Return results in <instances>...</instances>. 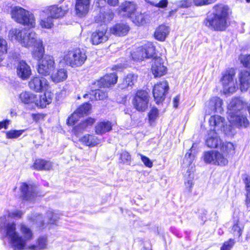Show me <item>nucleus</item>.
Here are the masks:
<instances>
[{
  "label": "nucleus",
  "instance_id": "obj_59",
  "mask_svg": "<svg viewBox=\"0 0 250 250\" xmlns=\"http://www.w3.org/2000/svg\"><path fill=\"white\" fill-rule=\"evenodd\" d=\"M167 0H161L159 2L155 4V6L160 8L166 7L167 5Z\"/></svg>",
  "mask_w": 250,
  "mask_h": 250
},
{
  "label": "nucleus",
  "instance_id": "obj_43",
  "mask_svg": "<svg viewBox=\"0 0 250 250\" xmlns=\"http://www.w3.org/2000/svg\"><path fill=\"white\" fill-rule=\"evenodd\" d=\"M216 150H210L205 152L203 155L204 161L206 163L214 164Z\"/></svg>",
  "mask_w": 250,
  "mask_h": 250
},
{
  "label": "nucleus",
  "instance_id": "obj_55",
  "mask_svg": "<svg viewBox=\"0 0 250 250\" xmlns=\"http://www.w3.org/2000/svg\"><path fill=\"white\" fill-rule=\"evenodd\" d=\"M158 116V110L156 108H152L149 113L148 117L150 121H154Z\"/></svg>",
  "mask_w": 250,
  "mask_h": 250
},
{
  "label": "nucleus",
  "instance_id": "obj_7",
  "mask_svg": "<svg viewBox=\"0 0 250 250\" xmlns=\"http://www.w3.org/2000/svg\"><path fill=\"white\" fill-rule=\"evenodd\" d=\"M155 54V47L153 43L148 42L135 51L131 53V56L134 61H143L145 59L152 58Z\"/></svg>",
  "mask_w": 250,
  "mask_h": 250
},
{
  "label": "nucleus",
  "instance_id": "obj_56",
  "mask_svg": "<svg viewBox=\"0 0 250 250\" xmlns=\"http://www.w3.org/2000/svg\"><path fill=\"white\" fill-rule=\"evenodd\" d=\"M234 242L233 239H230L229 241L225 242L222 247L221 248V250H230Z\"/></svg>",
  "mask_w": 250,
  "mask_h": 250
},
{
  "label": "nucleus",
  "instance_id": "obj_37",
  "mask_svg": "<svg viewBox=\"0 0 250 250\" xmlns=\"http://www.w3.org/2000/svg\"><path fill=\"white\" fill-rule=\"evenodd\" d=\"M80 141L87 146H94L100 143L98 137L95 135L87 134L81 138Z\"/></svg>",
  "mask_w": 250,
  "mask_h": 250
},
{
  "label": "nucleus",
  "instance_id": "obj_31",
  "mask_svg": "<svg viewBox=\"0 0 250 250\" xmlns=\"http://www.w3.org/2000/svg\"><path fill=\"white\" fill-rule=\"evenodd\" d=\"M37 95L30 92H23L19 95V99L24 104H34L35 105Z\"/></svg>",
  "mask_w": 250,
  "mask_h": 250
},
{
  "label": "nucleus",
  "instance_id": "obj_9",
  "mask_svg": "<svg viewBox=\"0 0 250 250\" xmlns=\"http://www.w3.org/2000/svg\"><path fill=\"white\" fill-rule=\"evenodd\" d=\"M55 68V62L52 56L46 55L38 62V72L42 75H49Z\"/></svg>",
  "mask_w": 250,
  "mask_h": 250
},
{
  "label": "nucleus",
  "instance_id": "obj_53",
  "mask_svg": "<svg viewBox=\"0 0 250 250\" xmlns=\"http://www.w3.org/2000/svg\"><path fill=\"white\" fill-rule=\"evenodd\" d=\"M120 158L124 163L129 164L131 161V156L126 151H124L121 153Z\"/></svg>",
  "mask_w": 250,
  "mask_h": 250
},
{
  "label": "nucleus",
  "instance_id": "obj_30",
  "mask_svg": "<svg viewBox=\"0 0 250 250\" xmlns=\"http://www.w3.org/2000/svg\"><path fill=\"white\" fill-rule=\"evenodd\" d=\"M95 123V120L91 118H88L82 122L78 125L76 126L73 131L75 134L78 136L79 134L82 133L89 126H91Z\"/></svg>",
  "mask_w": 250,
  "mask_h": 250
},
{
  "label": "nucleus",
  "instance_id": "obj_35",
  "mask_svg": "<svg viewBox=\"0 0 250 250\" xmlns=\"http://www.w3.org/2000/svg\"><path fill=\"white\" fill-rule=\"evenodd\" d=\"M112 125L109 121H103L99 123L95 126V132L97 134L102 135L110 131Z\"/></svg>",
  "mask_w": 250,
  "mask_h": 250
},
{
  "label": "nucleus",
  "instance_id": "obj_12",
  "mask_svg": "<svg viewBox=\"0 0 250 250\" xmlns=\"http://www.w3.org/2000/svg\"><path fill=\"white\" fill-rule=\"evenodd\" d=\"M168 89V84L165 81L158 83L154 85L153 94L156 104H159L165 99Z\"/></svg>",
  "mask_w": 250,
  "mask_h": 250
},
{
  "label": "nucleus",
  "instance_id": "obj_8",
  "mask_svg": "<svg viewBox=\"0 0 250 250\" xmlns=\"http://www.w3.org/2000/svg\"><path fill=\"white\" fill-rule=\"evenodd\" d=\"M235 74L234 70L232 68L227 70L222 74L221 81L224 92L226 94L232 93L237 89L233 81Z\"/></svg>",
  "mask_w": 250,
  "mask_h": 250
},
{
  "label": "nucleus",
  "instance_id": "obj_5",
  "mask_svg": "<svg viewBox=\"0 0 250 250\" xmlns=\"http://www.w3.org/2000/svg\"><path fill=\"white\" fill-rule=\"evenodd\" d=\"M10 14L11 18L19 24L30 28H34L36 26L34 15L21 6H12Z\"/></svg>",
  "mask_w": 250,
  "mask_h": 250
},
{
  "label": "nucleus",
  "instance_id": "obj_62",
  "mask_svg": "<svg viewBox=\"0 0 250 250\" xmlns=\"http://www.w3.org/2000/svg\"><path fill=\"white\" fill-rule=\"evenodd\" d=\"M9 120H5L3 122H0V129L2 128H7V126L9 125Z\"/></svg>",
  "mask_w": 250,
  "mask_h": 250
},
{
  "label": "nucleus",
  "instance_id": "obj_16",
  "mask_svg": "<svg viewBox=\"0 0 250 250\" xmlns=\"http://www.w3.org/2000/svg\"><path fill=\"white\" fill-rule=\"evenodd\" d=\"M222 105V99L217 97H212L206 103V112L208 114H210L213 112L221 113L223 110Z\"/></svg>",
  "mask_w": 250,
  "mask_h": 250
},
{
  "label": "nucleus",
  "instance_id": "obj_19",
  "mask_svg": "<svg viewBox=\"0 0 250 250\" xmlns=\"http://www.w3.org/2000/svg\"><path fill=\"white\" fill-rule=\"evenodd\" d=\"M90 3V0H76V15L80 17L85 16L89 11Z\"/></svg>",
  "mask_w": 250,
  "mask_h": 250
},
{
  "label": "nucleus",
  "instance_id": "obj_52",
  "mask_svg": "<svg viewBox=\"0 0 250 250\" xmlns=\"http://www.w3.org/2000/svg\"><path fill=\"white\" fill-rule=\"evenodd\" d=\"M239 60L245 67H250V55H241Z\"/></svg>",
  "mask_w": 250,
  "mask_h": 250
},
{
  "label": "nucleus",
  "instance_id": "obj_14",
  "mask_svg": "<svg viewBox=\"0 0 250 250\" xmlns=\"http://www.w3.org/2000/svg\"><path fill=\"white\" fill-rule=\"evenodd\" d=\"M151 70L155 78L160 77L166 74L167 68L165 64V60L161 57L153 59Z\"/></svg>",
  "mask_w": 250,
  "mask_h": 250
},
{
  "label": "nucleus",
  "instance_id": "obj_49",
  "mask_svg": "<svg viewBox=\"0 0 250 250\" xmlns=\"http://www.w3.org/2000/svg\"><path fill=\"white\" fill-rule=\"evenodd\" d=\"M81 117V115H80L79 113L76 110L67 119V124L70 125H74Z\"/></svg>",
  "mask_w": 250,
  "mask_h": 250
},
{
  "label": "nucleus",
  "instance_id": "obj_54",
  "mask_svg": "<svg viewBox=\"0 0 250 250\" xmlns=\"http://www.w3.org/2000/svg\"><path fill=\"white\" fill-rule=\"evenodd\" d=\"M139 155L140 156L142 161L146 167L150 168L153 166L152 162L148 157L141 154H139Z\"/></svg>",
  "mask_w": 250,
  "mask_h": 250
},
{
  "label": "nucleus",
  "instance_id": "obj_51",
  "mask_svg": "<svg viewBox=\"0 0 250 250\" xmlns=\"http://www.w3.org/2000/svg\"><path fill=\"white\" fill-rule=\"evenodd\" d=\"M195 6H202L214 2L216 0H192Z\"/></svg>",
  "mask_w": 250,
  "mask_h": 250
},
{
  "label": "nucleus",
  "instance_id": "obj_22",
  "mask_svg": "<svg viewBox=\"0 0 250 250\" xmlns=\"http://www.w3.org/2000/svg\"><path fill=\"white\" fill-rule=\"evenodd\" d=\"M53 97V94L47 90L45 91L44 93L42 95H37L35 106L40 107L41 108H44L52 102Z\"/></svg>",
  "mask_w": 250,
  "mask_h": 250
},
{
  "label": "nucleus",
  "instance_id": "obj_44",
  "mask_svg": "<svg viewBox=\"0 0 250 250\" xmlns=\"http://www.w3.org/2000/svg\"><path fill=\"white\" fill-rule=\"evenodd\" d=\"M194 159V156L191 153V150L190 149L188 150L183 159V167H190L192 165Z\"/></svg>",
  "mask_w": 250,
  "mask_h": 250
},
{
  "label": "nucleus",
  "instance_id": "obj_50",
  "mask_svg": "<svg viewBox=\"0 0 250 250\" xmlns=\"http://www.w3.org/2000/svg\"><path fill=\"white\" fill-rule=\"evenodd\" d=\"M246 181V189L247 191L246 203L247 207L250 209V177L247 178Z\"/></svg>",
  "mask_w": 250,
  "mask_h": 250
},
{
  "label": "nucleus",
  "instance_id": "obj_42",
  "mask_svg": "<svg viewBox=\"0 0 250 250\" xmlns=\"http://www.w3.org/2000/svg\"><path fill=\"white\" fill-rule=\"evenodd\" d=\"M215 157L214 165L224 166L228 164V156H226V155L222 152L216 151Z\"/></svg>",
  "mask_w": 250,
  "mask_h": 250
},
{
  "label": "nucleus",
  "instance_id": "obj_13",
  "mask_svg": "<svg viewBox=\"0 0 250 250\" xmlns=\"http://www.w3.org/2000/svg\"><path fill=\"white\" fill-rule=\"evenodd\" d=\"M29 88L37 92L47 91L49 88L48 81L44 77H34L29 82Z\"/></svg>",
  "mask_w": 250,
  "mask_h": 250
},
{
  "label": "nucleus",
  "instance_id": "obj_2",
  "mask_svg": "<svg viewBox=\"0 0 250 250\" xmlns=\"http://www.w3.org/2000/svg\"><path fill=\"white\" fill-rule=\"evenodd\" d=\"M244 106L243 102L239 98L232 99L228 106V119L231 126L225 125L224 118L214 115L209 119L210 130L217 133L223 131L227 134L231 131L233 126L247 127L250 123L247 118L246 111H243Z\"/></svg>",
  "mask_w": 250,
  "mask_h": 250
},
{
  "label": "nucleus",
  "instance_id": "obj_1",
  "mask_svg": "<svg viewBox=\"0 0 250 250\" xmlns=\"http://www.w3.org/2000/svg\"><path fill=\"white\" fill-rule=\"evenodd\" d=\"M19 226L21 234L17 231L15 222H8L4 225H0L1 232L5 235L10 247L14 250H41L46 248L47 240L46 236L40 237L37 240L36 245L27 247V243L33 239V231L23 223L20 224Z\"/></svg>",
  "mask_w": 250,
  "mask_h": 250
},
{
  "label": "nucleus",
  "instance_id": "obj_18",
  "mask_svg": "<svg viewBox=\"0 0 250 250\" xmlns=\"http://www.w3.org/2000/svg\"><path fill=\"white\" fill-rule=\"evenodd\" d=\"M136 5L133 2L125 1L118 8L119 13L124 16L130 17L136 10Z\"/></svg>",
  "mask_w": 250,
  "mask_h": 250
},
{
  "label": "nucleus",
  "instance_id": "obj_63",
  "mask_svg": "<svg viewBox=\"0 0 250 250\" xmlns=\"http://www.w3.org/2000/svg\"><path fill=\"white\" fill-rule=\"evenodd\" d=\"M118 3L119 0H107V3L110 6H115Z\"/></svg>",
  "mask_w": 250,
  "mask_h": 250
},
{
  "label": "nucleus",
  "instance_id": "obj_20",
  "mask_svg": "<svg viewBox=\"0 0 250 250\" xmlns=\"http://www.w3.org/2000/svg\"><path fill=\"white\" fill-rule=\"evenodd\" d=\"M240 89L246 91L250 87V70H242L238 74Z\"/></svg>",
  "mask_w": 250,
  "mask_h": 250
},
{
  "label": "nucleus",
  "instance_id": "obj_60",
  "mask_svg": "<svg viewBox=\"0 0 250 250\" xmlns=\"http://www.w3.org/2000/svg\"><path fill=\"white\" fill-rule=\"evenodd\" d=\"M32 117L34 120H35L36 122H39L41 120H42L44 118V115L42 114H33Z\"/></svg>",
  "mask_w": 250,
  "mask_h": 250
},
{
  "label": "nucleus",
  "instance_id": "obj_27",
  "mask_svg": "<svg viewBox=\"0 0 250 250\" xmlns=\"http://www.w3.org/2000/svg\"><path fill=\"white\" fill-rule=\"evenodd\" d=\"M169 27L165 25H161L155 30L154 37L159 41L163 42L165 40L169 33Z\"/></svg>",
  "mask_w": 250,
  "mask_h": 250
},
{
  "label": "nucleus",
  "instance_id": "obj_45",
  "mask_svg": "<svg viewBox=\"0 0 250 250\" xmlns=\"http://www.w3.org/2000/svg\"><path fill=\"white\" fill-rule=\"evenodd\" d=\"M7 51V43L5 40L0 36V62L3 60Z\"/></svg>",
  "mask_w": 250,
  "mask_h": 250
},
{
  "label": "nucleus",
  "instance_id": "obj_40",
  "mask_svg": "<svg viewBox=\"0 0 250 250\" xmlns=\"http://www.w3.org/2000/svg\"><path fill=\"white\" fill-rule=\"evenodd\" d=\"M132 21L136 25H144L146 23V16L141 13H133L130 17Z\"/></svg>",
  "mask_w": 250,
  "mask_h": 250
},
{
  "label": "nucleus",
  "instance_id": "obj_61",
  "mask_svg": "<svg viewBox=\"0 0 250 250\" xmlns=\"http://www.w3.org/2000/svg\"><path fill=\"white\" fill-rule=\"evenodd\" d=\"M179 101H180V96H177L173 99V107L174 108L178 107L179 103Z\"/></svg>",
  "mask_w": 250,
  "mask_h": 250
},
{
  "label": "nucleus",
  "instance_id": "obj_58",
  "mask_svg": "<svg viewBox=\"0 0 250 250\" xmlns=\"http://www.w3.org/2000/svg\"><path fill=\"white\" fill-rule=\"evenodd\" d=\"M192 0H183L181 1L179 5L183 8H187L192 5Z\"/></svg>",
  "mask_w": 250,
  "mask_h": 250
},
{
  "label": "nucleus",
  "instance_id": "obj_10",
  "mask_svg": "<svg viewBox=\"0 0 250 250\" xmlns=\"http://www.w3.org/2000/svg\"><path fill=\"white\" fill-rule=\"evenodd\" d=\"M46 219L45 218L43 219L42 215L35 214L33 215L29 219L35 222L38 227L42 229L44 227L45 221H46L48 224L56 225L59 219V215L52 210H48L46 213Z\"/></svg>",
  "mask_w": 250,
  "mask_h": 250
},
{
  "label": "nucleus",
  "instance_id": "obj_39",
  "mask_svg": "<svg viewBox=\"0 0 250 250\" xmlns=\"http://www.w3.org/2000/svg\"><path fill=\"white\" fill-rule=\"evenodd\" d=\"M50 162L42 159L36 160L34 164L33 167L37 170H49L52 167Z\"/></svg>",
  "mask_w": 250,
  "mask_h": 250
},
{
  "label": "nucleus",
  "instance_id": "obj_4",
  "mask_svg": "<svg viewBox=\"0 0 250 250\" xmlns=\"http://www.w3.org/2000/svg\"><path fill=\"white\" fill-rule=\"evenodd\" d=\"M9 37L12 41L20 42L22 46L29 48L37 44L41 39L37 38L36 33L31 30L13 28L10 30Z\"/></svg>",
  "mask_w": 250,
  "mask_h": 250
},
{
  "label": "nucleus",
  "instance_id": "obj_26",
  "mask_svg": "<svg viewBox=\"0 0 250 250\" xmlns=\"http://www.w3.org/2000/svg\"><path fill=\"white\" fill-rule=\"evenodd\" d=\"M129 30V27L128 25L124 23H119L110 28V32L116 36H121L126 35Z\"/></svg>",
  "mask_w": 250,
  "mask_h": 250
},
{
  "label": "nucleus",
  "instance_id": "obj_32",
  "mask_svg": "<svg viewBox=\"0 0 250 250\" xmlns=\"http://www.w3.org/2000/svg\"><path fill=\"white\" fill-rule=\"evenodd\" d=\"M34 49L32 51V56L34 58L38 61L41 60L44 56V48L43 46L42 41H38L37 44L34 46Z\"/></svg>",
  "mask_w": 250,
  "mask_h": 250
},
{
  "label": "nucleus",
  "instance_id": "obj_41",
  "mask_svg": "<svg viewBox=\"0 0 250 250\" xmlns=\"http://www.w3.org/2000/svg\"><path fill=\"white\" fill-rule=\"evenodd\" d=\"M244 226L238 220H234L231 229V233L234 236L239 237L243 232Z\"/></svg>",
  "mask_w": 250,
  "mask_h": 250
},
{
  "label": "nucleus",
  "instance_id": "obj_17",
  "mask_svg": "<svg viewBox=\"0 0 250 250\" xmlns=\"http://www.w3.org/2000/svg\"><path fill=\"white\" fill-rule=\"evenodd\" d=\"M21 197L24 200L32 201L36 196L35 187L32 185L22 183L20 186Z\"/></svg>",
  "mask_w": 250,
  "mask_h": 250
},
{
  "label": "nucleus",
  "instance_id": "obj_21",
  "mask_svg": "<svg viewBox=\"0 0 250 250\" xmlns=\"http://www.w3.org/2000/svg\"><path fill=\"white\" fill-rule=\"evenodd\" d=\"M18 76L21 79L25 80L29 78L31 75V69L30 66L23 61H21L17 66Z\"/></svg>",
  "mask_w": 250,
  "mask_h": 250
},
{
  "label": "nucleus",
  "instance_id": "obj_24",
  "mask_svg": "<svg viewBox=\"0 0 250 250\" xmlns=\"http://www.w3.org/2000/svg\"><path fill=\"white\" fill-rule=\"evenodd\" d=\"M54 19L44 10L40 12L39 24L42 28L50 29L53 25Z\"/></svg>",
  "mask_w": 250,
  "mask_h": 250
},
{
  "label": "nucleus",
  "instance_id": "obj_34",
  "mask_svg": "<svg viewBox=\"0 0 250 250\" xmlns=\"http://www.w3.org/2000/svg\"><path fill=\"white\" fill-rule=\"evenodd\" d=\"M107 97V94L106 92L103 90L97 89L92 91L90 93L85 94L83 95L84 98H89V99L93 101L95 100H103Z\"/></svg>",
  "mask_w": 250,
  "mask_h": 250
},
{
  "label": "nucleus",
  "instance_id": "obj_46",
  "mask_svg": "<svg viewBox=\"0 0 250 250\" xmlns=\"http://www.w3.org/2000/svg\"><path fill=\"white\" fill-rule=\"evenodd\" d=\"M91 108V104L86 103L80 106L77 110L79 113L80 115L82 116L84 114H88Z\"/></svg>",
  "mask_w": 250,
  "mask_h": 250
},
{
  "label": "nucleus",
  "instance_id": "obj_48",
  "mask_svg": "<svg viewBox=\"0 0 250 250\" xmlns=\"http://www.w3.org/2000/svg\"><path fill=\"white\" fill-rule=\"evenodd\" d=\"M188 171V169L187 170V173H188V177L185 179V184L186 188H188V191H191V188L193 185V180L194 179V175L193 173H191Z\"/></svg>",
  "mask_w": 250,
  "mask_h": 250
},
{
  "label": "nucleus",
  "instance_id": "obj_33",
  "mask_svg": "<svg viewBox=\"0 0 250 250\" xmlns=\"http://www.w3.org/2000/svg\"><path fill=\"white\" fill-rule=\"evenodd\" d=\"M114 17V13L110 11L100 12L95 17V21L97 23H107L109 22Z\"/></svg>",
  "mask_w": 250,
  "mask_h": 250
},
{
  "label": "nucleus",
  "instance_id": "obj_28",
  "mask_svg": "<svg viewBox=\"0 0 250 250\" xmlns=\"http://www.w3.org/2000/svg\"><path fill=\"white\" fill-rule=\"evenodd\" d=\"M51 80L55 83L64 81L67 78V71L65 68H60L51 74Z\"/></svg>",
  "mask_w": 250,
  "mask_h": 250
},
{
  "label": "nucleus",
  "instance_id": "obj_47",
  "mask_svg": "<svg viewBox=\"0 0 250 250\" xmlns=\"http://www.w3.org/2000/svg\"><path fill=\"white\" fill-rule=\"evenodd\" d=\"M24 132V130H12L6 132V138L8 139H15L20 137Z\"/></svg>",
  "mask_w": 250,
  "mask_h": 250
},
{
  "label": "nucleus",
  "instance_id": "obj_3",
  "mask_svg": "<svg viewBox=\"0 0 250 250\" xmlns=\"http://www.w3.org/2000/svg\"><path fill=\"white\" fill-rule=\"evenodd\" d=\"M213 11L208 14L204 23L209 29L214 31H224L228 27L229 8L223 4L214 6Z\"/></svg>",
  "mask_w": 250,
  "mask_h": 250
},
{
  "label": "nucleus",
  "instance_id": "obj_6",
  "mask_svg": "<svg viewBox=\"0 0 250 250\" xmlns=\"http://www.w3.org/2000/svg\"><path fill=\"white\" fill-rule=\"evenodd\" d=\"M64 63L72 67L82 66L87 59L84 51L80 48H76L64 52L62 57Z\"/></svg>",
  "mask_w": 250,
  "mask_h": 250
},
{
  "label": "nucleus",
  "instance_id": "obj_29",
  "mask_svg": "<svg viewBox=\"0 0 250 250\" xmlns=\"http://www.w3.org/2000/svg\"><path fill=\"white\" fill-rule=\"evenodd\" d=\"M117 79L118 77L114 73L106 74L100 80V84L105 87H109L117 83Z\"/></svg>",
  "mask_w": 250,
  "mask_h": 250
},
{
  "label": "nucleus",
  "instance_id": "obj_15",
  "mask_svg": "<svg viewBox=\"0 0 250 250\" xmlns=\"http://www.w3.org/2000/svg\"><path fill=\"white\" fill-rule=\"evenodd\" d=\"M107 28L104 25L101 27L94 32L91 36V42L93 45H98L105 42L108 40L109 33L107 32Z\"/></svg>",
  "mask_w": 250,
  "mask_h": 250
},
{
  "label": "nucleus",
  "instance_id": "obj_36",
  "mask_svg": "<svg viewBox=\"0 0 250 250\" xmlns=\"http://www.w3.org/2000/svg\"><path fill=\"white\" fill-rule=\"evenodd\" d=\"M218 148H220L221 152L226 155V156L232 155L235 153V146L230 142L223 143L221 142V145L219 146Z\"/></svg>",
  "mask_w": 250,
  "mask_h": 250
},
{
  "label": "nucleus",
  "instance_id": "obj_25",
  "mask_svg": "<svg viewBox=\"0 0 250 250\" xmlns=\"http://www.w3.org/2000/svg\"><path fill=\"white\" fill-rule=\"evenodd\" d=\"M218 133L209 130L206 140V144L208 147L218 148L221 145V140L218 135Z\"/></svg>",
  "mask_w": 250,
  "mask_h": 250
},
{
  "label": "nucleus",
  "instance_id": "obj_38",
  "mask_svg": "<svg viewBox=\"0 0 250 250\" xmlns=\"http://www.w3.org/2000/svg\"><path fill=\"white\" fill-rule=\"evenodd\" d=\"M137 77V75L133 74H128L125 78L123 83L120 84V88L124 89L129 87H132V85L136 82Z\"/></svg>",
  "mask_w": 250,
  "mask_h": 250
},
{
  "label": "nucleus",
  "instance_id": "obj_23",
  "mask_svg": "<svg viewBox=\"0 0 250 250\" xmlns=\"http://www.w3.org/2000/svg\"><path fill=\"white\" fill-rule=\"evenodd\" d=\"M43 10L50 14L54 19L63 17L68 11L67 8L58 7L57 5H51L45 8Z\"/></svg>",
  "mask_w": 250,
  "mask_h": 250
},
{
  "label": "nucleus",
  "instance_id": "obj_11",
  "mask_svg": "<svg viewBox=\"0 0 250 250\" xmlns=\"http://www.w3.org/2000/svg\"><path fill=\"white\" fill-rule=\"evenodd\" d=\"M148 101L147 93L144 90H139L133 98L132 104L137 111H145L148 107Z\"/></svg>",
  "mask_w": 250,
  "mask_h": 250
},
{
  "label": "nucleus",
  "instance_id": "obj_64",
  "mask_svg": "<svg viewBox=\"0 0 250 250\" xmlns=\"http://www.w3.org/2000/svg\"><path fill=\"white\" fill-rule=\"evenodd\" d=\"M106 3L105 0H98L96 2V5L97 6L101 7H102Z\"/></svg>",
  "mask_w": 250,
  "mask_h": 250
},
{
  "label": "nucleus",
  "instance_id": "obj_57",
  "mask_svg": "<svg viewBox=\"0 0 250 250\" xmlns=\"http://www.w3.org/2000/svg\"><path fill=\"white\" fill-rule=\"evenodd\" d=\"M22 215V212L18 210H14L8 213L10 217L15 219L21 218Z\"/></svg>",
  "mask_w": 250,
  "mask_h": 250
}]
</instances>
